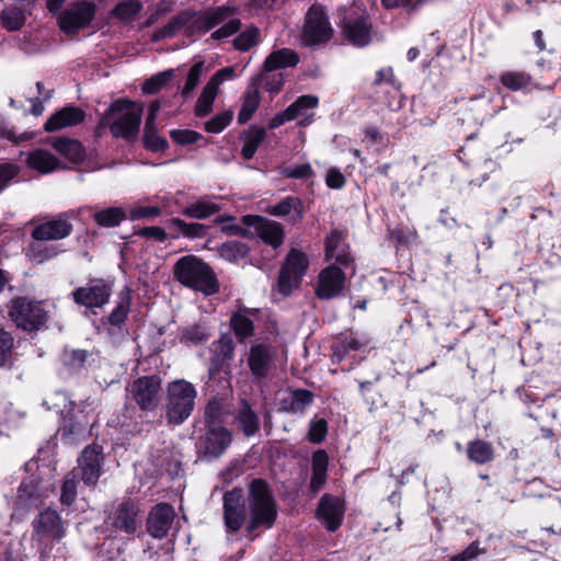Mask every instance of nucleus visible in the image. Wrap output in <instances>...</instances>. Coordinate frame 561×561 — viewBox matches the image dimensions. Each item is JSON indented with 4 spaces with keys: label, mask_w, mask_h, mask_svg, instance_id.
<instances>
[{
    "label": "nucleus",
    "mask_w": 561,
    "mask_h": 561,
    "mask_svg": "<svg viewBox=\"0 0 561 561\" xmlns=\"http://www.w3.org/2000/svg\"><path fill=\"white\" fill-rule=\"evenodd\" d=\"M174 278L206 296L216 294L219 285L213 270L195 255H184L178 260L173 268Z\"/></svg>",
    "instance_id": "obj_1"
},
{
    "label": "nucleus",
    "mask_w": 561,
    "mask_h": 561,
    "mask_svg": "<svg viewBox=\"0 0 561 561\" xmlns=\"http://www.w3.org/2000/svg\"><path fill=\"white\" fill-rule=\"evenodd\" d=\"M250 523L249 533L259 527L271 528L277 516L275 500L263 480H254L249 493Z\"/></svg>",
    "instance_id": "obj_2"
},
{
    "label": "nucleus",
    "mask_w": 561,
    "mask_h": 561,
    "mask_svg": "<svg viewBox=\"0 0 561 561\" xmlns=\"http://www.w3.org/2000/svg\"><path fill=\"white\" fill-rule=\"evenodd\" d=\"M142 106L126 100L115 101L102 123L110 126L113 136L135 138L139 131Z\"/></svg>",
    "instance_id": "obj_3"
},
{
    "label": "nucleus",
    "mask_w": 561,
    "mask_h": 561,
    "mask_svg": "<svg viewBox=\"0 0 561 561\" xmlns=\"http://www.w3.org/2000/svg\"><path fill=\"white\" fill-rule=\"evenodd\" d=\"M197 390L193 383L178 379L167 387V417L169 423L182 424L192 414Z\"/></svg>",
    "instance_id": "obj_4"
},
{
    "label": "nucleus",
    "mask_w": 561,
    "mask_h": 561,
    "mask_svg": "<svg viewBox=\"0 0 561 561\" xmlns=\"http://www.w3.org/2000/svg\"><path fill=\"white\" fill-rule=\"evenodd\" d=\"M33 541L36 543L42 557L50 552L54 541L61 540L66 535L65 522L56 511L50 508L38 514L33 520Z\"/></svg>",
    "instance_id": "obj_5"
},
{
    "label": "nucleus",
    "mask_w": 561,
    "mask_h": 561,
    "mask_svg": "<svg viewBox=\"0 0 561 561\" xmlns=\"http://www.w3.org/2000/svg\"><path fill=\"white\" fill-rule=\"evenodd\" d=\"M309 266L308 256L297 249H291L280 268L278 290L288 296L297 288Z\"/></svg>",
    "instance_id": "obj_6"
},
{
    "label": "nucleus",
    "mask_w": 561,
    "mask_h": 561,
    "mask_svg": "<svg viewBox=\"0 0 561 561\" xmlns=\"http://www.w3.org/2000/svg\"><path fill=\"white\" fill-rule=\"evenodd\" d=\"M277 351L266 341H255L247 353V364L254 380L267 378L276 368Z\"/></svg>",
    "instance_id": "obj_7"
},
{
    "label": "nucleus",
    "mask_w": 561,
    "mask_h": 561,
    "mask_svg": "<svg viewBox=\"0 0 561 561\" xmlns=\"http://www.w3.org/2000/svg\"><path fill=\"white\" fill-rule=\"evenodd\" d=\"M161 379L158 376L137 378L126 387V397L141 411H152L159 403Z\"/></svg>",
    "instance_id": "obj_8"
},
{
    "label": "nucleus",
    "mask_w": 561,
    "mask_h": 561,
    "mask_svg": "<svg viewBox=\"0 0 561 561\" xmlns=\"http://www.w3.org/2000/svg\"><path fill=\"white\" fill-rule=\"evenodd\" d=\"M332 36V27L324 9L320 4H312L305 16L302 41L307 45L327 42Z\"/></svg>",
    "instance_id": "obj_9"
},
{
    "label": "nucleus",
    "mask_w": 561,
    "mask_h": 561,
    "mask_svg": "<svg viewBox=\"0 0 561 561\" xmlns=\"http://www.w3.org/2000/svg\"><path fill=\"white\" fill-rule=\"evenodd\" d=\"M9 314L19 328L26 331L38 330L44 324L46 318V313L41 305L26 298L14 299Z\"/></svg>",
    "instance_id": "obj_10"
},
{
    "label": "nucleus",
    "mask_w": 561,
    "mask_h": 561,
    "mask_svg": "<svg viewBox=\"0 0 561 561\" xmlns=\"http://www.w3.org/2000/svg\"><path fill=\"white\" fill-rule=\"evenodd\" d=\"M95 14V4L79 1L69 5L58 18V24L66 34H73L87 27Z\"/></svg>",
    "instance_id": "obj_11"
},
{
    "label": "nucleus",
    "mask_w": 561,
    "mask_h": 561,
    "mask_svg": "<svg viewBox=\"0 0 561 561\" xmlns=\"http://www.w3.org/2000/svg\"><path fill=\"white\" fill-rule=\"evenodd\" d=\"M236 78L234 67H225L218 70L206 83L201 95L198 96L195 104V115L204 117L208 115L213 110V104L218 94L219 87L225 81L233 80Z\"/></svg>",
    "instance_id": "obj_12"
},
{
    "label": "nucleus",
    "mask_w": 561,
    "mask_h": 561,
    "mask_svg": "<svg viewBox=\"0 0 561 561\" xmlns=\"http://www.w3.org/2000/svg\"><path fill=\"white\" fill-rule=\"evenodd\" d=\"M103 463V449L101 446H88L78 459V467L73 470L87 485H95L101 476Z\"/></svg>",
    "instance_id": "obj_13"
},
{
    "label": "nucleus",
    "mask_w": 561,
    "mask_h": 561,
    "mask_svg": "<svg viewBox=\"0 0 561 561\" xmlns=\"http://www.w3.org/2000/svg\"><path fill=\"white\" fill-rule=\"evenodd\" d=\"M111 295L112 286L103 279L91 280L72 293L75 301L87 308L103 307L108 302Z\"/></svg>",
    "instance_id": "obj_14"
},
{
    "label": "nucleus",
    "mask_w": 561,
    "mask_h": 561,
    "mask_svg": "<svg viewBox=\"0 0 561 561\" xmlns=\"http://www.w3.org/2000/svg\"><path fill=\"white\" fill-rule=\"evenodd\" d=\"M344 283V272L340 267L330 265L323 268L318 276L316 295L320 299H332L342 293Z\"/></svg>",
    "instance_id": "obj_15"
},
{
    "label": "nucleus",
    "mask_w": 561,
    "mask_h": 561,
    "mask_svg": "<svg viewBox=\"0 0 561 561\" xmlns=\"http://www.w3.org/2000/svg\"><path fill=\"white\" fill-rule=\"evenodd\" d=\"M345 507L340 497L324 494L318 505L317 516L329 531H335L344 517Z\"/></svg>",
    "instance_id": "obj_16"
},
{
    "label": "nucleus",
    "mask_w": 561,
    "mask_h": 561,
    "mask_svg": "<svg viewBox=\"0 0 561 561\" xmlns=\"http://www.w3.org/2000/svg\"><path fill=\"white\" fill-rule=\"evenodd\" d=\"M174 518L175 512L170 504H157L149 513L147 530L153 538L162 539L169 534Z\"/></svg>",
    "instance_id": "obj_17"
},
{
    "label": "nucleus",
    "mask_w": 561,
    "mask_h": 561,
    "mask_svg": "<svg viewBox=\"0 0 561 561\" xmlns=\"http://www.w3.org/2000/svg\"><path fill=\"white\" fill-rule=\"evenodd\" d=\"M342 34L352 45L364 47L371 41V26L365 16L346 15L342 22Z\"/></svg>",
    "instance_id": "obj_18"
},
{
    "label": "nucleus",
    "mask_w": 561,
    "mask_h": 561,
    "mask_svg": "<svg viewBox=\"0 0 561 561\" xmlns=\"http://www.w3.org/2000/svg\"><path fill=\"white\" fill-rule=\"evenodd\" d=\"M72 231V225L66 214H60L53 220L37 225L32 237L37 241L60 240L68 237Z\"/></svg>",
    "instance_id": "obj_19"
},
{
    "label": "nucleus",
    "mask_w": 561,
    "mask_h": 561,
    "mask_svg": "<svg viewBox=\"0 0 561 561\" xmlns=\"http://www.w3.org/2000/svg\"><path fill=\"white\" fill-rule=\"evenodd\" d=\"M225 523L229 531H237L241 528L244 520V507L242 503V492L232 490L224 496Z\"/></svg>",
    "instance_id": "obj_20"
},
{
    "label": "nucleus",
    "mask_w": 561,
    "mask_h": 561,
    "mask_svg": "<svg viewBox=\"0 0 561 561\" xmlns=\"http://www.w3.org/2000/svg\"><path fill=\"white\" fill-rule=\"evenodd\" d=\"M138 505L133 501L122 502L110 515L111 525L126 534H133L137 529Z\"/></svg>",
    "instance_id": "obj_21"
},
{
    "label": "nucleus",
    "mask_w": 561,
    "mask_h": 561,
    "mask_svg": "<svg viewBox=\"0 0 561 561\" xmlns=\"http://www.w3.org/2000/svg\"><path fill=\"white\" fill-rule=\"evenodd\" d=\"M247 222L252 225L259 237L273 248H278L284 242V230L278 222L263 217L247 219Z\"/></svg>",
    "instance_id": "obj_22"
},
{
    "label": "nucleus",
    "mask_w": 561,
    "mask_h": 561,
    "mask_svg": "<svg viewBox=\"0 0 561 561\" xmlns=\"http://www.w3.org/2000/svg\"><path fill=\"white\" fill-rule=\"evenodd\" d=\"M231 14V10L226 7L217 8L214 11L204 14H195L190 25V34L206 33L209 30L224 23Z\"/></svg>",
    "instance_id": "obj_23"
},
{
    "label": "nucleus",
    "mask_w": 561,
    "mask_h": 561,
    "mask_svg": "<svg viewBox=\"0 0 561 561\" xmlns=\"http://www.w3.org/2000/svg\"><path fill=\"white\" fill-rule=\"evenodd\" d=\"M85 117L84 112L76 106H66L49 117L45 124L46 131H56L61 128L80 124Z\"/></svg>",
    "instance_id": "obj_24"
},
{
    "label": "nucleus",
    "mask_w": 561,
    "mask_h": 561,
    "mask_svg": "<svg viewBox=\"0 0 561 561\" xmlns=\"http://www.w3.org/2000/svg\"><path fill=\"white\" fill-rule=\"evenodd\" d=\"M231 443L230 432L220 425H210L205 437L206 454L218 457Z\"/></svg>",
    "instance_id": "obj_25"
},
{
    "label": "nucleus",
    "mask_w": 561,
    "mask_h": 561,
    "mask_svg": "<svg viewBox=\"0 0 561 561\" xmlns=\"http://www.w3.org/2000/svg\"><path fill=\"white\" fill-rule=\"evenodd\" d=\"M27 165L39 173L46 174L61 168V162L51 152L36 148L26 154Z\"/></svg>",
    "instance_id": "obj_26"
},
{
    "label": "nucleus",
    "mask_w": 561,
    "mask_h": 561,
    "mask_svg": "<svg viewBox=\"0 0 561 561\" xmlns=\"http://www.w3.org/2000/svg\"><path fill=\"white\" fill-rule=\"evenodd\" d=\"M313 402V393L306 389L288 390L280 401L282 410L291 414L304 413Z\"/></svg>",
    "instance_id": "obj_27"
},
{
    "label": "nucleus",
    "mask_w": 561,
    "mask_h": 561,
    "mask_svg": "<svg viewBox=\"0 0 561 561\" xmlns=\"http://www.w3.org/2000/svg\"><path fill=\"white\" fill-rule=\"evenodd\" d=\"M45 491L34 478L22 481L18 491V502L25 508L36 507L42 503Z\"/></svg>",
    "instance_id": "obj_28"
},
{
    "label": "nucleus",
    "mask_w": 561,
    "mask_h": 561,
    "mask_svg": "<svg viewBox=\"0 0 561 561\" xmlns=\"http://www.w3.org/2000/svg\"><path fill=\"white\" fill-rule=\"evenodd\" d=\"M325 256L328 260H334L342 265H347L352 261L342 232L333 231L327 238Z\"/></svg>",
    "instance_id": "obj_29"
},
{
    "label": "nucleus",
    "mask_w": 561,
    "mask_h": 561,
    "mask_svg": "<svg viewBox=\"0 0 561 561\" xmlns=\"http://www.w3.org/2000/svg\"><path fill=\"white\" fill-rule=\"evenodd\" d=\"M299 62L298 54L290 48H282L271 53L264 61V70L272 72L278 69L294 67Z\"/></svg>",
    "instance_id": "obj_30"
},
{
    "label": "nucleus",
    "mask_w": 561,
    "mask_h": 561,
    "mask_svg": "<svg viewBox=\"0 0 561 561\" xmlns=\"http://www.w3.org/2000/svg\"><path fill=\"white\" fill-rule=\"evenodd\" d=\"M53 148L72 163H80L85 158V150L80 141L69 138H57L51 141Z\"/></svg>",
    "instance_id": "obj_31"
},
{
    "label": "nucleus",
    "mask_w": 561,
    "mask_h": 561,
    "mask_svg": "<svg viewBox=\"0 0 561 561\" xmlns=\"http://www.w3.org/2000/svg\"><path fill=\"white\" fill-rule=\"evenodd\" d=\"M271 214L287 218L290 222H298L302 219L301 202L297 197H286L271 209Z\"/></svg>",
    "instance_id": "obj_32"
},
{
    "label": "nucleus",
    "mask_w": 561,
    "mask_h": 561,
    "mask_svg": "<svg viewBox=\"0 0 561 561\" xmlns=\"http://www.w3.org/2000/svg\"><path fill=\"white\" fill-rule=\"evenodd\" d=\"M253 314L254 312L249 309L239 310L232 314L230 325L240 341L253 335L254 323L251 319V316Z\"/></svg>",
    "instance_id": "obj_33"
},
{
    "label": "nucleus",
    "mask_w": 561,
    "mask_h": 561,
    "mask_svg": "<svg viewBox=\"0 0 561 561\" xmlns=\"http://www.w3.org/2000/svg\"><path fill=\"white\" fill-rule=\"evenodd\" d=\"M329 457L328 454L320 449L317 450L312 456V478L310 488L317 492L319 491L327 480Z\"/></svg>",
    "instance_id": "obj_34"
},
{
    "label": "nucleus",
    "mask_w": 561,
    "mask_h": 561,
    "mask_svg": "<svg viewBox=\"0 0 561 561\" xmlns=\"http://www.w3.org/2000/svg\"><path fill=\"white\" fill-rule=\"evenodd\" d=\"M319 100L314 95H301L299 96L293 104L288 106L293 118L304 117V119L299 121V125H308L311 122L313 114L308 115V111L317 107Z\"/></svg>",
    "instance_id": "obj_35"
},
{
    "label": "nucleus",
    "mask_w": 561,
    "mask_h": 561,
    "mask_svg": "<svg viewBox=\"0 0 561 561\" xmlns=\"http://www.w3.org/2000/svg\"><path fill=\"white\" fill-rule=\"evenodd\" d=\"M214 353H218L214 355L211 358V364L208 370L209 378H214L216 373L224 367V365L228 364L231 360L233 355V347L230 342H215L213 343Z\"/></svg>",
    "instance_id": "obj_36"
},
{
    "label": "nucleus",
    "mask_w": 561,
    "mask_h": 561,
    "mask_svg": "<svg viewBox=\"0 0 561 561\" xmlns=\"http://www.w3.org/2000/svg\"><path fill=\"white\" fill-rule=\"evenodd\" d=\"M193 12L185 11L180 13L178 16L173 18L165 26L153 33V41H160L162 38L173 36L180 28L184 26H187V30L190 31V25L193 21Z\"/></svg>",
    "instance_id": "obj_37"
},
{
    "label": "nucleus",
    "mask_w": 561,
    "mask_h": 561,
    "mask_svg": "<svg viewBox=\"0 0 561 561\" xmlns=\"http://www.w3.org/2000/svg\"><path fill=\"white\" fill-rule=\"evenodd\" d=\"M127 218L122 207H108L93 213V219L100 227L113 228L119 226Z\"/></svg>",
    "instance_id": "obj_38"
},
{
    "label": "nucleus",
    "mask_w": 561,
    "mask_h": 561,
    "mask_svg": "<svg viewBox=\"0 0 561 561\" xmlns=\"http://www.w3.org/2000/svg\"><path fill=\"white\" fill-rule=\"evenodd\" d=\"M467 455L471 461L483 465L493 459L494 450L490 443L477 439L468 444Z\"/></svg>",
    "instance_id": "obj_39"
},
{
    "label": "nucleus",
    "mask_w": 561,
    "mask_h": 561,
    "mask_svg": "<svg viewBox=\"0 0 561 561\" xmlns=\"http://www.w3.org/2000/svg\"><path fill=\"white\" fill-rule=\"evenodd\" d=\"M500 81L508 90L525 91L531 84V77L525 71H505Z\"/></svg>",
    "instance_id": "obj_40"
},
{
    "label": "nucleus",
    "mask_w": 561,
    "mask_h": 561,
    "mask_svg": "<svg viewBox=\"0 0 561 561\" xmlns=\"http://www.w3.org/2000/svg\"><path fill=\"white\" fill-rule=\"evenodd\" d=\"M219 206L208 199H199L186 206L183 214L194 219H206L219 211Z\"/></svg>",
    "instance_id": "obj_41"
},
{
    "label": "nucleus",
    "mask_w": 561,
    "mask_h": 561,
    "mask_svg": "<svg viewBox=\"0 0 561 561\" xmlns=\"http://www.w3.org/2000/svg\"><path fill=\"white\" fill-rule=\"evenodd\" d=\"M27 13L28 12H26L25 9L20 7H12L3 10L0 15L2 26L9 32L20 30L26 21Z\"/></svg>",
    "instance_id": "obj_42"
},
{
    "label": "nucleus",
    "mask_w": 561,
    "mask_h": 561,
    "mask_svg": "<svg viewBox=\"0 0 561 561\" xmlns=\"http://www.w3.org/2000/svg\"><path fill=\"white\" fill-rule=\"evenodd\" d=\"M248 253V245L239 241H228L219 248V255L231 263L242 261L247 257Z\"/></svg>",
    "instance_id": "obj_43"
},
{
    "label": "nucleus",
    "mask_w": 561,
    "mask_h": 561,
    "mask_svg": "<svg viewBox=\"0 0 561 561\" xmlns=\"http://www.w3.org/2000/svg\"><path fill=\"white\" fill-rule=\"evenodd\" d=\"M238 422L247 436L255 434L259 430V420L256 414L247 402H243L238 412Z\"/></svg>",
    "instance_id": "obj_44"
},
{
    "label": "nucleus",
    "mask_w": 561,
    "mask_h": 561,
    "mask_svg": "<svg viewBox=\"0 0 561 561\" xmlns=\"http://www.w3.org/2000/svg\"><path fill=\"white\" fill-rule=\"evenodd\" d=\"M142 4L138 0H126L115 5L112 14L124 22L133 21L141 11Z\"/></svg>",
    "instance_id": "obj_45"
},
{
    "label": "nucleus",
    "mask_w": 561,
    "mask_h": 561,
    "mask_svg": "<svg viewBox=\"0 0 561 561\" xmlns=\"http://www.w3.org/2000/svg\"><path fill=\"white\" fill-rule=\"evenodd\" d=\"M261 102L260 92L257 90H250L245 93L241 110L238 115V122L245 124L257 110Z\"/></svg>",
    "instance_id": "obj_46"
},
{
    "label": "nucleus",
    "mask_w": 561,
    "mask_h": 561,
    "mask_svg": "<svg viewBox=\"0 0 561 561\" xmlns=\"http://www.w3.org/2000/svg\"><path fill=\"white\" fill-rule=\"evenodd\" d=\"M170 227L175 228L182 236L187 238H202L206 236L207 229L197 222H186L180 218H172Z\"/></svg>",
    "instance_id": "obj_47"
},
{
    "label": "nucleus",
    "mask_w": 561,
    "mask_h": 561,
    "mask_svg": "<svg viewBox=\"0 0 561 561\" xmlns=\"http://www.w3.org/2000/svg\"><path fill=\"white\" fill-rule=\"evenodd\" d=\"M266 133L264 128L251 129L247 136L242 147V156L245 159H251L255 154L257 147L265 139Z\"/></svg>",
    "instance_id": "obj_48"
},
{
    "label": "nucleus",
    "mask_w": 561,
    "mask_h": 561,
    "mask_svg": "<svg viewBox=\"0 0 561 561\" xmlns=\"http://www.w3.org/2000/svg\"><path fill=\"white\" fill-rule=\"evenodd\" d=\"M259 28L248 27L234 38L233 44L236 49L247 51L259 43Z\"/></svg>",
    "instance_id": "obj_49"
},
{
    "label": "nucleus",
    "mask_w": 561,
    "mask_h": 561,
    "mask_svg": "<svg viewBox=\"0 0 561 561\" xmlns=\"http://www.w3.org/2000/svg\"><path fill=\"white\" fill-rule=\"evenodd\" d=\"M57 253H58V251H57L56 247H47V245H43V244H32L28 248L26 255L32 262H34L36 264H41V263H44L45 261H48L51 257L56 256Z\"/></svg>",
    "instance_id": "obj_50"
},
{
    "label": "nucleus",
    "mask_w": 561,
    "mask_h": 561,
    "mask_svg": "<svg viewBox=\"0 0 561 561\" xmlns=\"http://www.w3.org/2000/svg\"><path fill=\"white\" fill-rule=\"evenodd\" d=\"M209 337L208 329L201 324H194L186 328L181 335V341L185 344H198Z\"/></svg>",
    "instance_id": "obj_51"
},
{
    "label": "nucleus",
    "mask_w": 561,
    "mask_h": 561,
    "mask_svg": "<svg viewBox=\"0 0 561 561\" xmlns=\"http://www.w3.org/2000/svg\"><path fill=\"white\" fill-rule=\"evenodd\" d=\"M204 67H205L204 61H198L191 67V69L188 70V73H187L185 84L182 89V95L186 96L194 91V89L199 83L201 77L204 71Z\"/></svg>",
    "instance_id": "obj_52"
},
{
    "label": "nucleus",
    "mask_w": 561,
    "mask_h": 561,
    "mask_svg": "<svg viewBox=\"0 0 561 561\" xmlns=\"http://www.w3.org/2000/svg\"><path fill=\"white\" fill-rule=\"evenodd\" d=\"M88 357V353L82 350H65L62 353V363L70 369L77 370L80 369L85 359Z\"/></svg>",
    "instance_id": "obj_53"
},
{
    "label": "nucleus",
    "mask_w": 561,
    "mask_h": 561,
    "mask_svg": "<svg viewBox=\"0 0 561 561\" xmlns=\"http://www.w3.org/2000/svg\"><path fill=\"white\" fill-rule=\"evenodd\" d=\"M232 117L231 111L220 113L205 123V129L208 133L218 134L231 123Z\"/></svg>",
    "instance_id": "obj_54"
},
{
    "label": "nucleus",
    "mask_w": 561,
    "mask_h": 561,
    "mask_svg": "<svg viewBox=\"0 0 561 561\" xmlns=\"http://www.w3.org/2000/svg\"><path fill=\"white\" fill-rule=\"evenodd\" d=\"M173 76L172 70L160 72L145 82L142 91L148 94L158 92Z\"/></svg>",
    "instance_id": "obj_55"
},
{
    "label": "nucleus",
    "mask_w": 561,
    "mask_h": 561,
    "mask_svg": "<svg viewBox=\"0 0 561 561\" xmlns=\"http://www.w3.org/2000/svg\"><path fill=\"white\" fill-rule=\"evenodd\" d=\"M13 337L12 335L0 328V367L7 365L12 355Z\"/></svg>",
    "instance_id": "obj_56"
},
{
    "label": "nucleus",
    "mask_w": 561,
    "mask_h": 561,
    "mask_svg": "<svg viewBox=\"0 0 561 561\" xmlns=\"http://www.w3.org/2000/svg\"><path fill=\"white\" fill-rule=\"evenodd\" d=\"M161 215V209L157 206L135 205L129 209L128 217L130 220H139L144 218H152Z\"/></svg>",
    "instance_id": "obj_57"
},
{
    "label": "nucleus",
    "mask_w": 561,
    "mask_h": 561,
    "mask_svg": "<svg viewBox=\"0 0 561 561\" xmlns=\"http://www.w3.org/2000/svg\"><path fill=\"white\" fill-rule=\"evenodd\" d=\"M171 138L182 146L195 144L202 138V135L197 131L190 129H173L170 131Z\"/></svg>",
    "instance_id": "obj_58"
},
{
    "label": "nucleus",
    "mask_w": 561,
    "mask_h": 561,
    "mask_svg": "<svg viewBox=\"0 0 561 561\" xmlns=\"http://www.w3.org/2000/svg\"><path fill=\"white\" fill-rule=\"evenodd\" d=\"M327 432V422L323 419H317L310 423L308 437L310 442L319 444L324 439Z\"/></svg>",
    "instance_id": "obj_59"
},
{
    "label": "nucleus",
    "mask_w": 561,
    "mask_h": 561,
    "mask_svg": "<svg viewBox=\"0 0 561 561\" xmlns=\"http://www.w3.org/2000/svg\"><path fill=\"white\" fill-rule=\"evenodd\" d=\"M241 26V22L238 19H231L227 21L221 27H219L217 31H215L211 34L213 39L222 41L226 39L233 34H236Z\"/></svg>",
    "instance_id": "obj_60"
},
{
    "label": "nucleus",
    "mask_w": 561,
    "mask_h": 561,
    "mask_svg": "<svg viewBox=\"0 0 561 561\" xmlns=\"http://www.w3.org/2000/svg\"><path fill=\"white\" fill-rule=\"evenodd\" d=\"M129 311V301L127 298H123L115 309L112 311V313L108 317V321L113 325H119L122 324L125 319L127 318Z\"/></svg>",
    "instance_id": "obj_61"
},
{
    "label": "nucleus",
    "mask_w": 561,
    "mask_h": 561,
    "mask_svg": "<svg viewBox=\"0 0 561 561\" xmlns=\"http://www.w3.org/2000/svg\"><path fill=\"white\" fill-rule=\"evenodd\" d=\"M484 552V549L479 548V542L474 541L470 543L462 552L451 557L450 561H472L479 554Z\"/></svg>",
    "instance_id": "obj_62"
},
{
    "label": "nucleus",
    "mask_w": 561,
    "mask_h": 561,
    "mask_svg": "<svg viewBox=\"0 0 561 561\" xmlns=\"http://www.w3.org/2000/svg\"><path fill=\"white\" fill-rule=\"evenodd\" d=\"M283 174L291 179H308L312 175V169L309 163H304L294 168H286Z\"/></svg>",
    "instance_id": "obj_63"
},
{
    "label": "nucleus",
    "mask_w": 561,
    "mask_h": 561,
    "mask_svg": "<svg viewBox=\"0 0 561 561\" xmlns=\"http://www.w3.org/2000/svg\"><path fill=\"white\" fill-rule=\"evenodd\" d=\"M77 483L75 479H66L62 486H61V495L60 500L62 504L70 505L77 495L76 492Z\"/></svg>",
    "instance_id": "obj_64"
}]
</instances>
